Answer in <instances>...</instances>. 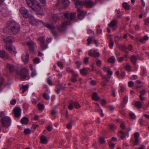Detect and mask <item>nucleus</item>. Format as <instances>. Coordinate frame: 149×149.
I'll return each mask as SVG.
<instances>
[{
	"mask_svg": "<svg viewBox=\"0 0 149 149\" xmlns=\"http://www.w3.org/2000/svg\"><path fill=\"white\" fill-rule=\"evenodd\" d=\"M113 36L111 35H108L107 36V38L109 41H112L113 40Z\"/></svg>",
	"mask_w": 149,
	"mask_h": 149,
	"instance_id": "39",
	"label": "nucleus"
},
{
	"mask_svg": "<svg viewBox=\"0 0 149 149\" xmlns=\"http://www.w3.org/2000/svg\"><path fill=\"white\" fill-rule=\"evenodd\" d=\"M88 59H89V57H86L83 60V62L84 64H85L87 65L88 64L89 62H88Z\"/></svg>",
	"mask_w": 149,
	"mask_h": 149,
	"instance_id": "40",
	"label": "nucleus"
},
{
	"mask_svg": "<svg viewBox=\"0 0 149 149\" xmlns=\"http://www.w3.org/2000/svg\"><path fill=\"white\" fill-rule=\"evenodd\" d=\"M7 67L10 71L11 72H13L15 70V67L12 65L10 64H8Z\"/></svg>",
	"mask_w": 149,
	"mask_h": 149,
	"instance_id": "27",
	"label": "nucleus"
},
{
	"mask_svg": "<svg viewBox=\"0 0 149 149\" xmlns=\"http://www.w3.org/2000/svg\"><path fill=\"white\" fill-rule=\"evenodd\" d=\"M29 17V22L30 23L33 24L35 22V19L33 17L31 16Z\"/></svg>",
	"mask_w": 149,
	"mask_h": 149,
	"instance_id": "36",
	"label": "nucleus"
},
{
	"mask_svg": "<svg viewBox=\"0 0 149 149\" xmlns=\"http://www.w3.org/2000/svg\"><path fill=\"white\" fill-rule=\"evenodd\" d=\"M118 135L122 139H123L125 138V135L124 132L122 131L121 130L118 133Z\"/></svg>",
	"mask_w": 149,
	"mask_h": 149,
	"instance_id": "25",
	"label": "nucleus"
},
{
	"mask_svg": "<svg viewBox=\"0 0 149 149\" xmlns=\"http://www.w3.org/2000/svg\"><path fill=\"white\" fill-rule=\"evenodd\" d=\"M102 63V62L101 60L97 58L96 64L97 66L100 67L101 66Z\"/></svg>",
	"mask_w": 149,
	"mask_h": 149,
	"instance_id": "41",
	"label": "nucleus"
},
{
	"mask_svg": "<svg viewBox=\"0 0 149 149\" xmlns=\"http://www.w3.org/2000/svg\"><path fill=\"white\" fill-rule=\"evenodd\" d=\"M73 104H72V102L70 103V104L68 106V109L70 110H72L73 108Z\"/></svg>",
	"mask_w": 149,
	"mask_h": 149,
	"instance_id": "55",
	"label": "nucleus"
},
{
	"mask_svg": "<svg viewBox=\"0 0 149 149\" xmlns=\"http://www.w3.org/2000/svg\"><path fill=\"white\" fill-rule=\"evenodd\" d=\"M6 49L10 52H15V49L14 47H12L10 45H6Z\"/></svg>",
	"mask_w": 149,
	"mask_h": 149,
	"instance_id": "24",
	"label": "nucleus"
},
{
	"mask_svg": "<svg viewBox=\"0 0 149 149\" xmlns=\"http://www.w3.org/2000/svg\"><path fill=\"white\" fill-rule=\"evenodd\" d=\"M40 61V60L38 58H36L33 60L34 63H38Z\"/></svg>",
	"mask_w": 149,
	"mask_h": 149,
	"instance_id": "59",
	"label": "nucleus"
},
{
	"mask_svg": "<svg viewBox=\"0 0 149 149\" xmlns=\"http://www.w3.org/2000/svg\"><path fill=\"white\" fill-rule=\"evenodd\" d=\"M109 26L115 30L118 27L117 26V21L116 20H114L111 21L109 24Z\"/></svg>",
	"mask_w": 149,
	"mask_h": 149,
	"instance_id": "12",
	"label": "nucleus"
},
{
	"mask_svg": "<svg viewBox=\"0 0 149 149\" xmlns=\"http://www.w3.org/2000/svg\"><path fill=\"white\" fill-rule=\"evenodd\" d=\"M108 60L109 62L111 63H113L115 62L116 59L114 56H112L109 58Z\"/></svg>",
	"mask_w": 149,
	"mask_h": 149,
	"instance_id": "31",
	"label": "nucleus"
},
{
	"mask_svg": "<svg viewBox=\"0 0 149 149\" xmlns=\"http://www.w3.org/2000/svg\"><path fill=\"white\" fill-rule=\"evenodd\" d=\"M38 106L39 109L41 111H43L45 108V106L44 105L40 103H38Z\"/></svg>",
	"mask_w": 149,
	"mask_h": 149,
	"instance_id": "34",
	"label": "nucleus"
},
{
	"mask_svg": "<svg viewBox=\"0 0 149 149\" xmlns=\"http://www.w3.org/2000/svg\"><path fill=\"white\" fill-rule=\"evenodd\" d=\"M14 116L17 118H19L21 116V109L19 107H15L13 109Z\"/></svg>",
	"mask_w": 149,
	"mask_h": 149,
	"instance_id": "10",
	"label": "nucleus"
},
{
	"mask_svg": "<svg viewBox=\"0 0 149 149\" xmlns=\"http://www.w3.org/2000/svg\"><path fill=\"white\" fill-rule=\"evenodd\" d=\"M149 38L147 35L144 36L143 37L139 38V41L142 43H145L146 41L148 40Z\"/></svg>",
	"mask_w": 149,
	"mask_h": 149,
	"instance_id": "20",
	"label": "nucleus"
},
{
	"mask_svg": "<svg viewBox=\"0 0 149 149\" xmlns=\"http://www.w3.org/2000/svg\"><path fill=\"white\" fill-rule=\"evenodd\" d=\"M29 70L26 68H22L18 71L17 74L21 80L25 79L28 77Z\"/></svg>",
	"mask_w": 149,
	"mask_h": 149,
	"instance_id": "5",
	"label": "nucleus"
},
{
	"mask_svg": "<svg viewBox=\"0 0 149 149\" xmlns=\"http://www.w3.org/2000/svg\"><path fill=\"white\" fill-rule=\"evenodd\" d=\"M41 142L43 144H46L47 142V137L44 136L42 135L40 137Z\"/></svg>",
	"mask_w": 149,
	"mask_h": 149,
	"instance_id": "21",
	"label": "nucleus"
},
{
	"mask_svg": "<svg viewBox=\"0 0 149 149\" xmlns=\"http://www.w3.org/2000/svg\"><path fill=\"white\" fill-rule=\"evenodd\" d=\"M81 62L79 61H77L76 63V65L78 67H79L81 65Z\"/></svg>",
	"mask_w": 149,
	"mask_h": 149,
	"instance_id": "64",
	"label": "nucleus"
},
{
	"mask_svg": "<svg viewBox=\"0 0 149 149\" xmlns=\"http://www.w3.org/2000/svg\"><path fill=\"white\" fill-rule=\"evenodd\" d=\"M87 45H89L92 41V39L91 38H89L87 39Z\"/></svg>",
	"mask_w": 149,
	"mask_h": 149,
	"instance_id": "56",
	"label": "nucleus"
},
{
	"mask_svg": "<svg viewBox=\"0 0 149 149\" xmlns=\"http://www.w3.org/2000/svg\"><path fill=\"white\" fill-rule=\"evenodd\" d=\"M115 145V143H111L109 145V147L111 149H113L114 148Z\"/></svg>",
	"mask_w": 149,
	"mask_h": 149,
	"instance_id": "60",
	"label": "nucleus"
},
{
	"mask_svg": "<svg viewBox=\"0 0 149 149\" xmlns=\"http://www.w3.org/2000/svg\"><path fill=\"white\" fill-rule=\"evenodd\" d=\"M128 96L125 95V96L123 98V100L124 102L125 103L128 100Z\"/></svg>",
	"mask_w": 149,
	"mask_h": 149,
	"instance_id": "62",
	"label": "nucleus"
},
{
	"mask_svg": "<svg viewBox=\"0 0 149 149\" xmlns=\"http://www.w3.org/2000/svg\"><path fill=\"white\" fill-rule=\"evenodd\" d=\"M97 111L99 112L100 113V115L101 116H102V109L101 108L99 107V104H97Z\"/></svg>",
	"mask_w": 149,
	"mask_h": 149,
	"instance_id": "38",
	"label": "nucleus"
},
{
	"mask_svg": "<svg viewBox=\"0 0 149 149\" xmlns=\"http://www.w3.org/2000/svg\"><path fill=\"white\" fill-rule=\"evenodd\" d=\"M41 45L43 50H45L48 47L46 45L45 43H41Z\"/></svg>",
	"mask_w": 149,
	"mask_h": 149,
	"instance_id": "42",
	"label": "nucleus"
},
{
	"mask_svg": "<svg viewBox=\"0 0 149 149\" xmlns=\"http://www.w3.org/2000/svg\"><path fill=\"white\" fill-rule=\"evenodd\" d=\"M92 98L93 100L96 101H98L100 99V97L98 96L97 94L96 93H93Z\"/></svg>",
	"mask_w": 149,
	"mask_h": 149,
	"instance_id": "23",
	"label": "nucleus"
},
{
	"mask_svg": "<svg viewBox=\"0 0 149 149\" xmlns=\"http://www.w3.org/2000/svg\"><path fill=\"white\" fill-rule=\"evenodd\" d=\"M57 65L61 68H63V63L62 62H57Z\"/></svg>",
	"mask_w": 149,
	"mask_h": 149,
	"instance_id": "57",
	"label": "nucleus"
},
{
	"mask_svg": "<svg viewBox=\"0 0 149 149\" xmlns=\"http://www.w3.org/2000/svg\"><path fill=\"white\" fill-rule=\"evenodd\" d=\"M135 141L134 142V145H137L139 144V133L138 132H135L134 134Z\"/></svg>",
	"mask_w": 149,
	"mask_h": 149,
	"instance_id": "16",
	"label": "nucleus"
},
{
	"mask_svg": "<svg viewBox=\"0 0 149 149\" xmlns=\"http://www.w3.org/2000/svg\"><path fill=\"white\" fill-rule=\"evenodd\" d=\"M135 106L138 108H140L141 107L142 103L139 101H137L135 103Z\"/></svg>",
	"mask_w": 149,
	"mask_h": 149,
	"instance_id": "29",
	"label": "nucleus"
},
{
	"mask_svg": "<svg viewBox=\"0 0 149 149\" xmlns=\"http://www.w3.org/2000/svg\"><path fill=\"white\" fill-rule=\"evenodd\" d=\"M28 86L26 84L25 85H22V86L21 87V88L22 89V93H23L24 92L28 89Z\"/></svg>",
	"mask_w": 149,
	"mask_h": 149,
	"instance_id": "30",
	"label": "nucleus"
},
{
	"mask_svg": "<svg viewBox=\"0 0 149 149\" xmlns=\"http://www.w3.org/2000/svg\"><path fill=\"white\" fill-rule=\"evenodd\" d=\"M24 132L25 134H28L31 133V130L29 129H27L24 130Z\"/></svg>",
	"mask_w": 149,
	"mask_h": 149,
	"instance_id": "50",
	"label": "nucleus"
},
{
	"mask_svg": "<svg viewBox=\"0 0 149 149\" xmlns=\"http://www.w3.org/2000/svg\"><path fill=\"white\" fill-rule=\"evenodd\" d=\"M131 61L134 65H135L137 61L136 57L134 56H132L131 58Z\"/></svg>",
	"mask_w": 149,
	"mask_h": 149,
	"instance_id": "28",
	"label": "nucleus"
},
{
	"mask_svg": "<svg viewBox=\"0 0 149 149\" xmlns=\"http://www.w3.org/2000/svg\"><path fill=\"white\" fill-rule=\"evenodd\" d=\"M19 11L23 16L25 18H28L29 17V14L28 10L24 7H22L19 10Z\"/></svg>",
	"mask_w": 149,
	"mask_h": 149,
	"instance_id": "9",
	"label": "nucleus"
},
{
	"mask_svg": "<svg viewBox=\"0 0 149 149\" xmlns=\"http://www.w3.org/2000/svg\"><path fill=\"white\" fill-rule=\"evenodd\" d=\"M130 116L131 118L133 119H135L136 116L133 113H130Z\"/></svg>",
	"mask_w": 149,
	"mask_h": 149,
	"instance_id": "45",
	"label": "nucleus"
},
{
	"mask_svg": "<svg viewBox=\"0 0 149 149\" xmlns=\"http://www.w3.org/2000/svg\"><path fill=\"white\" fill-rule=\"evenodd\" d=\"M117 59L118 62H122L124 60V57H119Z\"/></svg>",
	"mask_w": 149,
	"mask_h": 149,
	"instance_id": "54",
	"label": "nucleus"
},
{
	"mask_svg": "<svg viewBox=\"0 0 149 149\" xmlns=\"http://www.w3.org/2000/svg\"><path fill=\"white\" fill-rule=\"evenodd\" d=\"M62 3L65 6H67L70 3V2L68 0H63L62 1Z\"/></svg>",
	"mask_w": 149,
	"mask_h": 149,
	"instance_id": "37",
	"label": "nucleus"
},
{
	"mask_svg": "<svg viewBox=\"0 0 149 149\" xmlns=\"http://www.w3.org/2000/svg\"><path fill=\"white\" fill-rule=\"evenodd\" d=\"M125 68L126 70L128 71H131V67L128 64H127L125 66Z\"/></svg>",
	"mask_w": 149,
	"mask_h": 149,
	"instance_id": "49",
	"label": "nucleus"
},
{
	"mask_svg": "<svg viewBox=\"0 0 149 149\" xmlns=\"http://www.w3.org/2000/svg\"><path fill=\"white\" fill-rule=\"evenodd\" d=\"M88 54L90 56H94L95 57H98L100 55L99 53L92 50H90L88 52Z\"/></svg>",
	"mask_w": 149,
	"mask_h": 149,
	"instance_id": "14",
	"label": "nucleus"
},
{
	"mask_svg": "<svg viewBox=\"0 0 149 149\" xmlns=\"http://www.w3.org/2000/svg\"><path fill=\"white\" fill-rule=\"evenodd\" d=\"M29 55L24 54L22 56V59L24 62H27L29 60Z\"/></svg>",
	"mask_w": 149,
	"mask_h": 149,
	"instance_id": "22",
	"label": "nucleus"
},
{
	"mask_svg": "<svg viewBox=\"0 0 149 149\" xmlns=\"http://www.w3.org/2000/svg\"><path fill=\"white\" fill-rule=\"evenodd\" d=\"M0 15L2 17H5L7 16V10L3 8V6H0Z\"/></svg>",
	"mask_w": 149,
	"mask_h": 149,
	"instance_id": "13",
	"label": "nucleus"
},
{
	"mask_svg": "<svg viewBox=\"0 0 149 149\" xmlns=\"http://www.w3.org/2000/svg\"><path fill=\"white\" fill-rule=\"evenodd\" d=\"M80 7L79 6L78 7L76 8H77V11L79 13L78 15V18L80 20H81L84 18L86 14V12L85 11L82 10L81 9L79 8Z\"/></svg>",
	"mask_w": 149,
	"mask_h": 149,
	"instance_id": "8",
	"label": "nucleus"
},
{
	"mask_svg": "<svg viewBox=\"0 0 149 149\" xmlns=\"http://www.w3.org/2000/svg\"><path fill=\"white\" fill-rule=\"evenodd\" d=\"M140 95H141L144 96L146 94V91L144 90H143L140 91Z\"/></svg>",
	"mask_w": 149,
	"mask_h": 149,
	"instance_id": "61",
	"label": "nucleus"
},
{
	"mask_svg": "<svg viewBox=\"0 0 149 149\" xmlns=\"http://www.w3.org/2000/svg\"><path fill=\"white\" fill-rule=\"evenodd\" d=\"M134 85V82L132 81H130L128 82V85L129 87H131L133 86Z\"/></svg>",
	"mask_w": 149,
	"mask_h": 149,
	"instance_id": "53",
	"label": "nucleus"
},
{
	"mask_svg": "<svg viewBox=\"0 0 149 149\" xmlns=\"http://www.w3.org/2000/svg\"><path fill=\"white\" fill-rule=\"evenodd\" d=\"M144 22L145 25H148L149 24V17L146 18L144 19Z\"/></svg>",
	"mask_w": 149,
	"mask_h": 149,
	"instance_id": "52",
	"label": "nucleus"
},
{
	"mask_svg": "<svg viewBox=\"0 0 149 149\" xmlns=\"http://www.w3.org/2000/svg\"><path fill=\"white\" fill-rule=\"evenodd\" d=\"M119 49L121 50L124 51L125 53H127L128 52L126 51V47L125 45H123L119 47Z\"/></svg>",
	"mask_w": 149,
	"mask_h": 149,
	"instance_id": "33",
	"label": "nucleus"
},
{
	"mask_svg": "<svg viewBox=\"0 0 149 149\" xmlns=\"http://www.w3.org/2000/svg\"><path fill=\"white\" fill-rule=\"evenodd\" d=\"M43 96L44 98L46 100H49V96L46 93H44L43 94Z\"/></svg>",
	"mask_w": 149,
	"mask_h": 149,
	"instance_id": "48",
	"label": "nucleus"
},
{
	"mask_svg": "<svg viewBox=\"0 0 149 149\" xmlns=\"http://www.w3.org/2000/svg\"><path fill=\"white\" fill-rule=\"evenodd\" d=\"M64 21L62 25L56 27L58 29L61 31H63L66 28V26L70 24V21L73 20L75 18L76 14L75 13H70L66 12L64 13Z\"/></svg>",
	"mask_w": 149,
	"mask_h": 149,
	"instance_id": "1",
	"label": "nucleus"
},
{
	"mask_svg": "<svg viewBox=\"0 0 149 149\" xmlns=\"http://www.w3.org/2000/svg\"><path fill=\"white\" fill-rule=\"evenodd\" d=\"M120 126L121 128L123 130L125 129V126L123 123H121L120 124Z\"/></svg>",
	"mask_w": 149,
	"mask_h": 149,
	"instance_id": "63",
	"label": "nucleus"
},
{
	"mask_svg": "<svg viewBox=\"0 0 149 149\" xmlns=\"http://www.w3.org/2000/svg\"><path fill=\"white\" fill-rule=\"evenodd\" d=\"M28 118L24 117L22 118L21 120V122L22 124H26L28 122Z\"/></svg>",
	"mask_w": 149,
	"mask_h": 149,
	"instance_id": "32",
	"label": "nucleus"
},
{
	"mask_svg": "<svg viewBox=\"0 0 149 149\" xmlns=\"http://www.w3.org/2000/svg\"><path fill=\"white\" fill-rule=\"evenodd\" d=\"M4 41L6 43H10L13 41V39L11 36H8L5 37L3 39Z\"/></svg>",
	"mask_w": 149,
	"mask_h": 149,
	"instance_id": "18",
	"label": "nucleus"
},
{
	"mask_svg": "<svg viewBox=\"0 0 149 149\" xmlns=\"http://www.w3.org/2000/svg\"><path fill=\"white\" fill-rule=\"evenodd\" d=\"M47 27L48 28L52 29L55 28V26L53 24H49L48 25Z\"/></svg>",
	"mask_w": 149,
	"mask_h": 149,
	"instance_id": "51",
	"label": "nucleus"
},
{
	"mask_svg": "<svg viewBox=\"0 0 149 149\" xmlns=\"http://www.w3.org/2000/svg\"><path fill=\"white\" fill-rule=\"evenodd\" d=\"M2 126L5 127H8L11 125V120L8 116L3 117L0 120Z\"/></svg>",
	"mask_w": 149,
	"mask_h": 149,
	"instance_id": "6",
	"label": "nucleus"
},
{
	"mask_svg": "<svg viewBox=\"0 0 149 149\" xmlns=\"http://www.w3.org/2000/svg\"><path fill=\"white\" fill-rule=\"evenodd\" d=\"M70 72L72 73V75L73 76V77L71 79L72 81L73 82H75L77 81V78L79 77L78 74L73 70H71Z\"/></svg>",
	"mask_w": 149,
	"mask_h": 149,
	"instance_id": "15",
	"label": "nucleus"
},
{
	"mask_svg": "<svg viewBox=\"0 0 149 149\" xmlns=\"http://www.w3.org/2000/svg\"><path fill=\"white\" fill-rule=\"evenodd\" d=\"M123 6L126 10H129L130 9V6L126 3H124L123 4Z\"/></svg>",
	"mask_w": 149,
	"mask_h": 149,
	"instance_id": "35",
	"label": "nucleus"
},
{
	"mask_svg": "<svg viewBox=\"0 0 149 149\" xmlns=\"http://www.w3.org/2000/svg\"><path fill=\"white\" fill-rule=\"evenodd\" d=\"M103 70L105 72L107 73V74L106 75L103 76V80L106 82H108L110 80L111 75L112 74L113 72L108 67H104L103 68Z\"/></svg>",
	"mask_w": 149,
	"mask_h": 149,
	"instance_id": "7",
	"label": "nucleus"
},
{
	"mask_svg": "<svg viewBox=\"0 0 149 149\" xmlns=\"http://www.w3.org/2000/svg\"><path fill=\"white\" fill-rule=\"evenodd\" d=\"M72 104L74 107L77 109H78L81 107L80 104L79 102L77 101L72 102Z\"/></svg>",
	"mask_w": 149,
	"mask_h": 149,
	"instance_id": "26",
	"label": "nucleus"
},
{
	"mask_svg": "<svg viewBox=\"0 0 149 149\" xmlns=\"http://www.w3.org/2000/svg\"><path fill=\"white\" fill-rule=\"evenodd\" d=\"M29 6L34 10L38 11L40 8V5L37 0H26Z\"/></svg>",
	"mask_w": 149,
	"mask_h": 149,
	"instance_id": "3",
	"label": "nucleus"
},
{
	"mask_svg": "<svg viewBox=\"0 0 149 149\" xmlns=\"http://www.w3.org/2000/svg\"><path fill=\"white\" fill-rule=\"evenodd\" d=\"M89 70V68H84L83 69L80 70V72L81 74L85 75L88 74Z\"/></svg>",
	"mask_w": 149,
	"mask_h": 149,
	"instance_id": "19",
	"label": "nucleus"
},
{
	"mask_svg": "<svg viewBox=\"0 0 149 149\" xmlns=\"http://www.w3.org/2000/svg\"><path fill=\"white\" fill-rule=\"evenodd\" d=\"M109 47L111 48H112L114 44V42L113 41H109Z\"/></svg>",
	"mask_w": 149,
	"mask_h": 149,
	"instance_id": "46",
	"label": "nucleus"
},
{
	"mask_svg": "<svg viewBox=\"0 0 149 149\" xmlns=\"http://www.w3.org/2000/svg\"><path fill=\"white\" fill-rule=\"evenodd\" d=\"M32 66H30V69L32 70L31 73V76L33 77L36 75V72L35 71L32 70Z\"/></svg>",
	"mask_w": 149,
	"mask_h": 149,
	"instance_id": "47",
	"label": "nucleus"
},
{
	"mask_svg": "<svg viewBox=\"0 0 149 149\" xmlns=\"http://www.w3.org/2000/svg\"><path fill=\"white\" fill-rule=\"evenodd\" d=\"M39 40L41 42V43H45V40L44 38L43 37L39 38Z\"/></svg>",
	"mask_w": 149,
	"mask_h": 149,
	"instance_id": "58",
	"label": "nucleus"
},
{
	"mask_svg": "<svg viewBox=\"0 0 149 149\" xmlns=\"http://www.w3.org/2000/svg\"><path fill=\"white\" fill-rule=\"evenodd\" d=\"M114 39L115 42H118L120 40V37L118 36H116L114 37Z\"/></svg>",
	"mask_w": 149,
	"mask_h": 149,
	"instance_id": "44",
	"label": "nucleus"
},
{
	"mask_svg": "<svg viewBox=\"0 0 149 149\" xmlns=\"http://www.w3.org/2000/svg\"><path fill=\"white\" fill-rule=\"evenodd\" d=\"M53 18L55 21H57L60 19L59 17L57 15H55L53 16Z\"/></svg>",
	"mask_w": 149,
	"mask_h": 149,
	"instance_id": "43",
	"label": "nucleus"
},
{
	"mask_svg": "<svg viewBox=\"0 0 149 149\" xmlns=\"http://www.w3.org/2000/svg\"><path fill=\"white\" fill-rule=\"evenodd\" d=\"M26 44L29 46L30 50L33 51L35 49L36 47V44L32 41H31L29 42L27 41Z\"/></svg>",
	"mask_w": 149,
	"mask_h": 149,
	"instance_id": "11",
	"label": "nucleus"
},
{
	"mask_svg": "<svg viewBox=\"0 0 149 149\" xmlns=\"http://www.w3.org/2000/svg\"><path fill=\"white\" fill-rule=\"evenodd\" d=\"M84 5L87 8H92L93 5V2L91 0H85L83 3L81 1L79 0L75 3V6L76 7H82Z\"/></svg>",
	"mask_w": 149,
	"mask_h": 149,
	"instance_id": "4",
	"label": "nucleus"
},
{
	"mask_svg": "<svg viewBox=\"0 0 149 149\" xmlns=\"http://www.w3.org/2000/svg\"><path fill=\"white\" fill-rule=\"evenodd\" d=\"M0 57L5 59L8 58V55L3 50H0Z\"/></svg>",
	"mask_w": 149,
	"mask_h": 149,
	"instance_id": "17",
	"label": "nucleus"
},
{
	"mask_svg": "<svg viewBox=\"0 0 149 149\" xmlns=\"http://www.w3.org/2000/svg\"><path fill=\"white\" fill-rule=\"evenodd\" d=\"M8 28L10 34H16L19 31L20 27L19 24L15 22H9Z\"/></svg>",
	"mask_w": 149,
	"mask_h": 149,
	"instance_id": "2",
	"label": "nucleus"
}]
</instances>
